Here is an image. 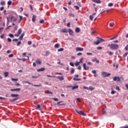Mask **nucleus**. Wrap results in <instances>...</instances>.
<instances>
[{
    "instance_id": "1",
    "label": "nucleus",
    "mask_w": 128,
    "mask_h": 128,
    "mask_svg": "<svg viewBox=\"0 0 128 128\" xmlns=\"http://www.w3.org/2000/svg\"><path fill=\"white\" fill-rule=\"evenodd\" d=\"M108 48H110V50H118V45L117 44H109L107 46Z\"/></svg>"
},
{
    "instance_id": "2",
    "label": "nucleus",
    "mask_w": 128,
    "mask_h": 128,
    "mask_svg": "<svg viewBox=\"0 0 128 128\" xmlns=\"http://www.w3.org/2000/svg\"><path fill=\"white\" fill-rule=\"evenodd\" d=\"M96 38H98L96 42H94V44H96V46H98V44H101V42H104V40L102 38L97 37Z\"/></svg>"
},
{
    "instance_id": "3",
    "label": "nucleus",
    "mask_w": 128,
    "mask_h": 128,
    "mask_svg": "<svg viewBox=\"0 0 128 128\" xmlns=\"http://www.w3.org/2000/svg\"><path fill=\"white\" fill-rule=\"evenodd\" d=\"M13 18H14V16H12V15H10L8 16L7 17V22H6L7 26L10 24V20H12Z\"/></svg>"
},
{
    "instance_id": "4",
    "label": "nucleus",
    "mask_w": 128,
    "mask_h": 128,
    "mask_svg": "<svg viewBox=\"0 0 128 128\" xmlns=\"http://www.w3.org/2000/svg\"><path fill=\"white\" fill-rule=\"evenodd\" d=\"M102 74L104 78H106V76H110V74L104 72H102Z\"/></svg>"
},
{
    "instance_id": "5",
    "label": "nucleus",
    "mask_w": 128,
    "mask_h": 128,
    "mask_svg": "<svg viewBox=\"0 0 128 128\" xmlns=\"http://www.w3.org/2000/svg\"><path fill=\"white\" fill-rule=\"evenodd\" d=\"M76 112L78 114H80V116H86V114H84L82 111H78V110H76Z\"/></svg>"
},
{
    "instance_id": "6",
    "label": "nucleus",
    "mask_w": 128,
    "mask_h": 128,
    "mask_svg": "<svg viewBox=\"0 0 128 128\" xmlns=\"http://www.w3.org/2000/svg\"><path fill=\"white\" fill-rule=\"evenodd\" d=\"M120 78H122L118 76H114L113 78V80L114 82H120Z\"/></svg>"
},
{
    "instance_id": "7",
    "label": "nucleus",
    "mask_w": 128,
    "mask_h": 128,
    "mask_svg": "<svg viewBox=\"0 0 128 128\" xmlns=\"http://www.w3.org/2000/svg\"><path fill=\"white\" fill-rule=\"evenodd\" d=\"M78 74H76L74 76V77L73 78L74 80H82L80 78H78Z\"/></svg>"
},
{
    "instance_id": "8",
    "label": "nucleus",
    "mask_w": 128,
    "mask_h": 128,
    "mask_svg": "<svg viewBox=\"0 0 128 128\" xmlns=\"http://www.w3.org/2000/svg\"><path fill=\"white\" fill-rule=\"evenodd\" d=\"M22 34V29L20 28L18 30V34H15L14 36H16L18 38V36H20V35Z\"/></svg>"
},
{
    "instance_id": "9",
    "label": "nucleus",
    "mask_w": 128,
    "mask_h": 128,
    "mask_svg": "<svg viewBox=\"0 0 128 128\" xmlns=\"http://www.w3.org/2000/svg\"><path fill=\"white\" fill-rule=\"evenodd\" d=\"M83 68L84 70H88L90 69V67L88 66H86V64H83Z\"/></svg>"
},
{
    "instance_id": "10",
    "label": "nucleus",
    "mask_w": 128,
    "mask_h": 128,
    "mask_svg": "<svg viewBox=\"0 0 128 128\" xmlns=\"http://www.w3.org/2000/svg\"><path fill=\"white\" fill-rule=\"evenodd\" d=\"M76 52H82V50H84V48L76 47Z\"/></svg>"
},
{
    "instance_id": "11",
    "label": "nucleus",
    "mask_w": 128,
    "mask_h": 128,
    "mask_svg": "<svg viewBox=\"0 0 128 128\" xmlns=\"http://www.w3.org/2000/svg\"><path fill=\"white\" fill-rule=\"evenodd\" d=\"M20 88H17L10 90V92H20Z\"/></svg>"
},
{
    "instance_id": "12",
    "label": "nucleus",
    "mask_w": 128,
    "mask_h": 128,
    "mask_svg": "<svg viewBox=\"0 0 128 128\" xmlns=\"http://www.w3.org/2000/svg\"><path fill=\"white\" fill-rule=\"evenodd\" d=\"M68 32L70 36H74V31L72 30V29H68Z\"/></svg>"
},
{
    "instance_id": "13",
    "label": "nucleus",
    "mask_w": 128,
    "mask_h": 128,
    "mask_svg": "<svg viewBox=\"0 0 128 128\" xmlns=\"http://www.w3.org/2000/svg\"><path fill=\"white\" fill-rule=\"evenodd\" d=\"M95 14H96V13H94L92 15H90L89 18H90V20H94V16Z\"/></svg>"
},
{
    "instance_id": "14",
    "label": "nucleus",
    "mask_w": 128,
    "mask_h": 128,
    "mask_svg": "<svg viewBox=\"0 0 128 128\" xmlns=\"http://www.w3.org/2000/svg\"><path fill=\"white\" fill-rule=\"evenodd\" d=\"M57 78H58V80H64V76H57Z\"/></svg>"
},
{
    "instance_id": "15",
    "label": "nucleus",
    "mask_w": 128,
    "mask_h": 128,
    "mask_svg": "<svg viewBox=\"0 0 128 128\" xmlns=\"http://www.w3.org/2000/svg\"><path fill=\"white\" fill-rule=\"evenodd\" d=\"M26 58H24L22 59H20V60H22L23 62H26V60H28V58H30V57H28V56H25Z\"/></svg>"
},
{
    "instance_id": "16",
    "label": "nucleus",
    "mask_w": 128,
    "mask_h": 128,
    "mask_svg": "<svg viewBox=\"0 0 128 128\" xmlns=\"http://www.w3.org/2000/svg\"><path fill=\"white\" fill-rule=\"evenodd\" d=\"M36 15H33L32 17V22H36Z\"/></svg>"
},
{
    "instance_id": "17",
    "label": "nucleus",
    "mask_w": 128,
    "mask_h": 128,
    "mask_svg": "<svg viewBox=\"0 0 128 128\" xmlns=\"http://www.w3.org/2000/svg\"><path fill=\"white\" fill-rule=\"evenodd\" d=\"M24 33H22L19 37V39L20 40H22V38H24Z\"/></svg>"
},
{
    "instance_id": "18",
    "label": "nucleus",
    "mask_w": 128,
    "mask_h": 128,
    "mask_svg": "<svg viewBox=\"0 0 128 128\" xmlns=\"http://www.w3.org/2000/svg\"><path fill=\"white\" fill-rule=\"evenodd\" d=\"M44 70H46V68H41L37 70L38 72H44Z\"/></svg>"
},
{
    "instance_id": "19",
    "label": "nucleus",
    "mask_w": 128,
    "mask_h": 128,
    "mask_svg": "<svg viewBox=\"0 0 128 128\" xmlns=\"http://www.w3.org/2000/svg\"><path fill=\"white\" fill-rule=\"evenodd\" d=\"M11 96L12 98H18V94H11Z\"/></svg>"
},
{
    "instance_id": "20",
    "label": "nucleus",
    "mask_w": 128,
    "mask_h": 128,
    "mask_svg": "<svg viewBox=\"0 0 128 128\" xmlns=\"http://www.w3.org/2000/svg\"><path fill=\"white\" fill-rule=\"evenodd\" d=\"M68 32V31L66 28L62 29L60 31L61 32H64V33Z\"/></svg>"
},
{
    "instance_id": "21",
    "label": "nucleus",
    "mask_w": 128,
    "mask_h": 128,
    "mask_svg": "<svg viewBox=\"0 0 128 128\" xmlns=\"http://www.w3.org/2000/svg\"><path fill=\"white\" fill-rule=\"evenodd\" d=\"M75 32H80V28H76V30H75Z\"/></svg>"
},
{
    "instance_id": "22",
    "label": "nucleus",
    "mask_w": 128,
    "mask_h": 128,
    "mask_svg": "<svg viewBox=\"0 0 128 128\" xmlns=\"http://www.w3.org/2000/svg\"><path fill=\"white\" fill-rule=\"evenodd\" d=\"M4 75L5 78H8V72H4Z\"/></svg>"
},
{
    "instance_id": "23",
    "label": "nucleus",
    "mask_w": 128,
    "mask_h": 128,
    "mask_svg": "<svg viewBox=\"0 0 128 128\" xmlns=\"http://www.w3.org/2000/svg\"><path fill=\"white\" fill-rule=\"evenodd\" d=\"M54 48H60V44H55Z\"/></svg>"
},
{
    "instance_id": "24",
    "label": "nucleus",
    "mask_w": 128,
    "mask_h": 128,
    "mask_svg": "<svg viewBox=\"0 0 128 128\" xmlns=\"http://www.w3.org/2000/svg\"><path fill=\"white\" fill-rule=\"evenodd\" d=\"M36 64H42V62L40 60H36Z\"/></svg>"
},
{
    "instance_id": "25",
    "label": "nucleus",
    "mask_w": 128,
    "mask_h": 128,
    "mask_svg": "<svg viewBox=\"0 0 128 128\" xmlns=\"http://www.w3.org/2000/svg\"><path fill=\"white\" fill-rule=\"evenodd\" d=\"M36 109L39 110H40V105L37 104Z\"/></svg>"
},
{
    "instance_id": "26",
    "label": "nucleus",
    "mask_w": 128,
    "mask_h": 128,
    "mask_svg": "<svg viewBox=\"0 0 128 128\" xmlns=\"http://www.w3.org/2000/svg\"><path fill=\"white\" fill-rule=\"evenodd\" d=\"M50 54V51H46V52L45 56H48V54Z\"/></svg>"
},
{
    "instance_id": "27",
    "label": "nucleus",
    "mask_w": 128,
    "mask_h": 128,
    "mask_svg": "<svg viewBox=\"0 0 128 128\" xmlns=\"http://www.w3.org/2000/svg\"><path fill=\"white\" fill-rule=\"evenodd\" d=\"M60 102H62V101L58 102L57 104L58 106H64V104H60Z\"/></svg>"
},
{
    "instance_id": "28",
    "label": "nucleus",
    "mask_w": 128,
    "mask_h": 128,
    "mask_svg": "<svg viewBox=\"0 0 128 128\" xmlns=\"http://www.w3.org/2000/svg\"><path fill=\"white\" fill-rule=\"evenodd\" d=\"M93 2H95L96 4H100V0H94Z\"/></svg>"
},
{
    "instance_id": "29",
    "label": "nucleus",
    "mask_w": 128,
    "mask_h": 128,
    "mask_svg": "<svg viewBox=\"0 0 128 128\" xmlns=\"http://www.w3.org/2000/svg\"><path fill=\"white\" fill-rule=\"evenodd\" d=\"M80 64L78 62H76L74 64V65L76 66H80Z\"/></svg>"
},
{
    "instance_id": "30",
    "label": "nucleus",
    "mask_w": 128,
    "mask_h": 128,
    "mask_svg": "<svg viewBox=\"0 0 128 128\" xmlns=\"http://www.w3.org/2000/svg\"><path fill=\"white\" fill-rule=\"evenodd\" d=\"M78 88V86H74L72 87V90H76Z\"/></svg>"
},
{
    "instance_id": "31",
    "label": "nucleus",
    "mask_w": 128,
    "mask_h": 128,
    "mask_svg": "<svg viewBox=\"0 0 128 128\" xmlns=\"http://www.w3.org/2000/svg\"><path fill=\"white\" fill-rule=\"evenodd\" d=\"M74 68H72L71 69V70H70V73H71V74H74Z\"/></svg>"
},
{
    "instance_id": "32",
    "label": "nucleus",
    "mask_w": 128,
    "mask_h": 128,
    "mask_svg": "<svg viewBox=\"0 0 128 128\" xmlns=\"http://www.w3.org/2000/svg\"><path fill=\"white\" fill-rule=\"evenodd\" d=\"M94 90V88L92 86H90L89 87V90Z\"/></svg>"
},
{
    "instance_id": "33",
    "label": "nucleus",
    "mask_w": 128,
    "mask_h": 128,
    "mask_svg": "<svg viewBox=\"0 0 128 128\" xmlns=\"http://www.w3.org/2000/svg\"><path fill=\"white\" fill-rule=\"evenodd\" d=\"M64 51V48H60V49H58V52H63Z\"/></svg>"
},
{
    "instance_id": "34",
    "label": "nucleus",
    "mask_w": 128,
    "mask_h": 128,
    "mask_svg": "<svg viewBox=\"0 0 128 128\" xmlns=\"http://www.w3.org/2000/svg\"><path fill=\"white\" fill-rule=\"evenodd\" d=\"M82 60H84V58H81L80 59V62H79V64H82Z\"/></svg>"
},
{
    "instance_id": "35",
    "label": "nucleus",
    "mask_w": 128,
    "mask_h": 128,
    "mask_svg": "<svg viewBox=\"0 0 128 128\" xmlns=\"http://www.w3.org/2000/svg\"><path fill=\"white\" fill-rule=\"evenodd\" d=\"M2 30H4V28L2 27L0 28V34H2Z\"/></svg>"
},
{
    "instance_id": "36",
    "label": "nucleus",
    "mask_w": 128,
    "mask_h": 128,
    "mask_svg": "<svg viewBox=\"0 0 128 128\" xmlns=\"http://www.w3.org/2000/svg\"><path fill=\"white\" fill-rule=\"evenodd\" d=\"M110 26L112 28V27L114 26V22L110 23Z\"/></svg>"
},
{
    "instance_id": "37",
    "label": "nucleus",
    "mask_w": 128,
    "mask_h": 128,
    "mask_svg": "<svg viewBox=\"0 0 128 128\" xmlns=\"http://www.w3.org/2000/svg\"><path fill=\"white\" fill-rule=\"evenodd\" d=\"M19 18H20L19 22H22V16H19Z\"/></svg>"
},
{
    "instance_id": "38",
    "label": "nucleus",
    "mask_w": 128,
    "mask_h": 128,
    "mask_svg": "<svg viewBox=\"0 0 128 128\" xmlns=\"http://www.w3.org/2000/svg\"><path fill=\"white\" fill-rule=\"evenodd\" d=\"M112 6H114V4L112 3H110L108 4V6L109 7H112Z\"/></svg>"
},
{
    "instance_id": "39",
    "label": "nucleus",
    "mask_w": 128,
    "mask_h": 128,
    "mask_svg": "<svg viewBox=\"0 0 128 128\" xmlns=\"http://www.w3.org/2000/svg\"><path fill=\"white\" fill-rule=\"evenodd\" d=\"M0 4H1L2 6H4V4H6V2L2 1V2H0Z\"/></svg>"
},
{
    "instance_id": "40",
    "label": "nucleus",
    "mask_w": 128,
    "mask_h": 128,
    "mask_svg": "<svg viewBox=\"0 0 128 128\" xmlns=\"http://www.w3.org/2000/svg\"><path fill=\"white\" fill-rule=\"evenodd\" d=\"M46 94H52V92H50L49 90L46 91Z\"/></svg>"
},
{
    "instance_id": "41",
    "label": "nucleus",
    "mask_w": 128,
    "mask_h": 128,
    "mask_svg": "<svg viewBox=\"0 0 128 128\" xmlns=\"http://www.w3.org/2000/svg\"><path fill=\"white\" fill-rule=\"evenodd\" d=\"M44 20H40V24H44Z\"/></svg>"
},
{
    "instance_id": "42",
    "label": "nucleus",
    "mask_w": 128,
    "mask_h": 128,
    "mask_svg": "<svg viewBox=\"0 0 128 128\" xmlns=\"http://www.w3.org/2000/svg\"><path fill=\"white\" fill-rule=\"evenodd\" d=\"M33 86H42V84L36 85V84H32Z\"/></svg>"
},
{
    "instance_id": "43",
    "label": "nucleus",
    "mask_w": 128,
    "mask_h": 128,
    "mask_svg": "<svg viewBox=\"0 0 128 128\" xmlns=\"http://www.w3.org/2000/svg\"><path fill=\"white\" fill-rule=\"evenodd\" d=\"M52 100H54L55 102H58V98H52Z\"/></svg>"
},
{
    "instance_id": "44",
    "label": "nucleus",
    "mask_w": 128,
    "mask_h": 128,
    "mask_svg": "<svg viewBox=\"0 0 128 128\" xmlns=\"http://www.w3.org/2000/svg\"><path fill=\"white\" fill-rule=\"evenodd\" d=\"M22 44V42L20 41L17 43V46H20V44Z\"/></svg>"
},
{
    "instance_id": "45",
    "label": "nucleus",
    "mask_w": 128,
    "mask_h": 128,
    "mask_svg": "<svg viewBox=\"0 0 128 128\" xmlns=\"http://www.w3.org/2000/svg\"><path fill=\"white\" fill-rule=\"evenodd\" d=\"M8 6H10L12 4V1H8Z\"/></svg>"
},
{
    "instance_id": "46",
    "label": "nucleus",
    "mask_w": 128,
    "mask_h": 128,
    "mask_svg": "<svg viewBox=\"0 0 128 128\" xmlns=\"http://www.w3.org/2000/svg\"><path fill=\"white\" fill-rule=\"evenodd\" d=\"M128 54V52H126L125 53L124 55H123V56L124 58H126V56Z\"/></svg>"
},
{
    "instance_id": "47",
    "label": "nucleus",
    "mask_w": 128,
    "mask_h": 128,
    "mask_svg": "<svg viewBox=\"0 0 128 128\" xmlns=\"http://www.w3.org/2000/svg\"><path fill=\"white\" fill-rule=\"evenodd\" d=\"M74 8H76V10H80V7L78 6H75Z\"/></svg>"
},
{
    "instance_id": "48",
    "label": "nucleus",
    "mask_w": 128,
    "mask_h": 128,
    "mask_svg": "<svg viewBox=\"0 0 128 128\" xmlns=\"http://www.w3.org/2000/svg\"><path fill=\"white\" fill-rule=\"evenodd\" d=\"M118 38V36H116L114 37H113V38H110V40H114V38Z\"/></svg>"
},
{
    "instance_id": "49",
    "label": "nucleus",
    "mask_w": 128,
    "mask_h": 128,
    "mask_svg": "<svg viewBox=\"0 0 128 128\" xmlns=\"http://www.w3.org/2000/svg\"><path fill=\"white\" fill-rule=\"evenodd\" d=\"M9 36H10V38H14V34H9Z\"/></svg>"
},
{
    "instance_id": "50",
    "label": "nucleus",
    "mask_w": 128,
    "mask_h": 128,
    "mask_svg": "<svg viewBox=\"0 0 128 128\" xmlns=\"http://www.w3.org/2000/svg\"><path fill=\"white\" fill-rule=\"evenodd\" d=\"M18 30V26H16L14 27V30Z\"/></svg>"
},
{
    "instance_id": "51",
    "label": "nucleus",
    "mask_w": 128,
    "mask_h": 128,
    "mask_svg": "<svg viewBox=\"0 0 128 128\" xmlns=\"http://www.w3.org/2000/svg\"><path fill=\"white\" fill-rule=\"evenodd\" d=\"M14 56V54H10L8 55V58H12Z\"/></svg>"
},
{
    "instance_id": "52",
    "label": "nucleus",
    "mask_w": 128,
    "mask_h": 128,
    "mask_svg": "<svg viewBox=\"0 0 128 128\" xmlns=\"http://www.w3.org/2000/svg\"><path fill=\"white\" fill-rule=\"evenodd\" d=\"M70 64L71 66H74V63L72 62L70 63Z\"/></svg>"
},
{
    "instance_id": "53",
    "label": "nucleus",
    "mask_w": 128,
    "mask_h": 128,
    "mask_svg": "<svg viewBox=\"0 0 128 128\" xmlns=\"http://www.w3.org/2000/svg\"><path fill=\"white\" fill-rule=\"evenodd\" d=\"M114 54V52H109V56H112Z\"/></svg>"
},
{
    "instance_id": "54",
    "label": "nucleus",
    "mask_w": 128,
    "mask_h": 128,
    "mask_svg": "<svg viewBox=\"0 0 128 128\" xmlns=\"http://www.w3.org/2000/svg\"><path fill=\"white\" fill-rule=\"evenodd\" d=\"M84 90H89V88L88 87L84 86Z\"/></svg>"
},
{
    "instance_id": "55",
    "label": "nucleus",
    "mask_w": 128,
    "mask_h": 128,
    "mask_svg": "<svg viewBox=\"0 0 128 128\" xmlns=\"http://www.w3.org/2000/svg\"><path fill=\"white\" fill-rule=\"evenodd\" d=\"M8 42H12V39H10V38H8Z\"/></svg>"
},
{
    "instance_id": "56",
    "label": "nucleus",
    "mask_w": 128,
    "mask_h": 128,
    "mask_svg": "<svg viewBox=\"0 0 128 128\" xmlns=\"http://www.w3.org/2000/svg\"><path fill=\"white\" fill-rule=\"evenodd\" d=\"M116 94V92H114V90H112L111 92V94Z\"/></svg>"
},
{
    "instance_id": "57",
    "label": "nucleus",
    "mask_w": 128,
    "mask_h": 128,
    "mask_svg": "<svg viewBox=\"0 0 128 128\" xmlns=\"http://www.w3.org/2000/svg\"><path fill=\"white\" fill-rule=\"evenodd\" d=\"M28 44L29 46H30V44H32V41H28Z\"/></svg>"
},
{
    "instance_id": "58",
    "label": "nucleus",
    "mask_w": 128,
    "mask_h": 128,
    "mask_svg": "<svg viewBox=\"0 0 128 128\" xmlns=\"http://www.w3.org/2000/svg\"><path fill=\"white\" fill-rule=\"evenodd\" d=\"M82 52H79L78 54H77V56H82Z\"/></svg>"
},
{
    "instance_id": "59",
    "label": "nucleus",
    "mask_w": 128,
    "mask_h": 128,
    "mask_svg": "<svg viewBox=\"0 0 128 128\" xmlns=\"http://www.w3.org/2000/svg\"><path fill=\"white\" fill-rule=\"evenodd\" d=\"M10 52H12V51H10V50H8L6 51L7 54H10Z\"/></svg>"
},
{
    "instance_id": "60",
    "label": "nucleus",
    "mask_w": 128,
    "mask_h": 128,
    "mask_svg": "<svg viewBox=\"0 0 128 128\" xmlns=\"http://www.w3.org/2000/svg\"><path fill=\"white\" fill-rule=\"evenodd\" d=\"M20 12H22L24 10V9L22 7L20 8Z\"/></svg>"
},
{
    "instance_id": "61",
    "label": "nucleus",
    "mask_w": 128,
    "mask_h": 128,
    "mask_svg": "<svg viewBox=\"0 0 128 128\" xmlns=\"http://www.w3.org/2000/svg\"><path fill=\"white\" fill-rule=\"evenodd\" d=\"M13 21L14 22H16V18H14L13 17Z\"/></svg>"
},
{
    "instance_id": "62",
    "label": "nucleus",
    "mask_w": 128,
    "mask_h": 128,
    "mask_svg": "<svg viewBox=\"0 0 128 128\" xmlns=\"http://www.w3.org/2000/svg\"><path fill=\"white\" fill-rule=\"evenodd\" d=\"M30 10H32V6L30 5Z\"/></svg>"
},
{
    "instance_id": "63",
    "label": "nucleus",
    "mask_w": 128,
    "mask_h": 128,
    "mask_svg": "<svg viewBox=\"0 0 128 128\" xmlns=\"http://www.w3.org/2000/svg\"><path fill=\"white\" fill-rule=\"evenodd\" d=\"M102 48L101 46L97 47V50H102Z\"/></svg>"
},
{
    "instance_id": "64",
    "label": "nucleus",
    "mask_w": 128,
    "mask_h": 128,
    "mask_svg": "<svg viewBox=\"0 0 128 128\" xmlns=\"http://www.w3.org/2000/svg\"><path fill=\"white\" fill-rule=\"evenodd\" d=\"M125 86H126V90H128V84H126Z\"/></svg>"
}]
</instances>
